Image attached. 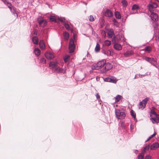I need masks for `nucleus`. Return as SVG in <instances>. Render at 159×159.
<instances>
[{
	"instance_id": "1",
	"label": "nucleus",
	"mask_w": 159,
	"mask_h": 159,
	"mask_svg": "<svg viewBox=\"0 0 159 159\" xmlns=\"http://www.w3.org/2000/svg\"><path fill=\"white\" fill-rule=\"evenodd\" d=\"M150 115L152 117L150 120L153 123H159V115H157L155 111L151 110L150 112Z\"/></svg>"
},
{
	"instance_id": "2",
	"label": "nucleus",
	"mask_w": 159,
	"mask_h": 159,
	"mask_svg": "<svg viewBox=\"0 0 159 159\" xmlns=\"http://www.w3.org/2000/svg\"><path fill=\"white\" fill-rule=\"evenodd\" d=\"M115 112L116 116L118 119H124L126 116L125 110L122 109H115Z\"/></svg>"
},
{
	"instance_id": "3",
	"label": "nucleus",
	"mask_w": 159,
	"mask_h": 159,
	"mask_svg": "<svg viewBox=\"0 0 159 159\" xmlns=\"http://www.w3.org/2000/svg\"><path fill=\"white\" fill-rule=\"evenodd\" d=\"M149 100V98H147L143 100L142 102H140L138 105L139 109L141 110L145 108L146 104Z\"/></svg>"
},
{
	"instance_id": "4",
	"label": "nucleus",
	"mask_w": 159,
	"mask_h": 159,
	"mask_svg": "<svg viewBox=\"0 0 159 159\" xmlns=\"http://www.w3.org/2000/svg\"><path fill=\"white\" fill-rule=\"evenodd\" d=\"M75 46L74 44V39H70L69 46V52L70 53L74 52Z\"/></svg>"
},
{
	"instance_id": "5",
	"label": "nucleus",
	"mask_w": 159,
	"mask_h": 159,
	"mask_svg": "<svg viewBox=\"0 0 159 159\" xmlns=\"http://www.w3.org/2000/svg\"><path fill=\"white\" fill-rule=\"evenodd\" d=\"M106 61L105 60H102L98 62L96 65L95 69L98 70L103 67L105 65Z\"/></svg>"
},
{
	"instance_id": "6",
	"label": "nucleus",
	"mask_w": 159,
	"mask_h": 159,
	"mask_svg": "<svg viewBox=\"0 0 159 159\" xmlns=\"http://www.w3.org/2000/svg\"><path fill=\"white\" fill-rule=\"evenodd\" d=\"M148 9L151 12H152L153 9L157 7V4L156 3H150L148 5Z\"/></svg>"
},
{
	"instance_id": "7",
	"label": "nucleus",
	"mask_w": 159,
	"mask_h": 159,
	"mask_svg": "<svg viewBox=\"0 0 159 159\" xmlns=\"http://www.w3.org/2000/svg\"><path fill=\"white\" fill-rule=\"evenodd\" d=\"M104 69L103 70V72H106L108 70L111 69L112 67V65L110 63L106 62L104 65Z\"/></svg>"
},
{
	"instance_id": "8",
	"label": "nucleus",
	"mask_w": 159,
	"mask_h": 159,
	"mask_svg": "<svg viewBox=\"0 0 159 159\" xmlns=\"http://www.w3.org/2000/svg\"><path fill=\"white\" fill-rule=\"evenodd\" d=\"M151 20L153 21H156L158 20V16L156 13L153 12H151Z\"/></svg>"
},
{
	"instance_id": "9",
	"label": "nucleus",
	"mask_w": 159,
	"mask_h": 159,
	"mask_svg": "<svg viewBox=\"0 0 159 159\" xmlns=\"http://www.w3.org/2000/svg\"><path fill=\"white\" fill-rule=\"evenodd\" d=\"M113 15V13L109 9H107L105 12V16L108 17H112Z\"/></svg>"
},
{
	"instance_id": "10",
	"label": "nucleus",
	"mask_w": 159,
	"mask_h": 159,
	"mask_svg": "<svg viewBox=\"0 0 159 159\" xmlns=\"http://www.w3.org/2000/svg\"><path fill=\"white\" fill-rule=\"evenodd\" d=\"M45 56L47 59H51L54 58L53 54L51 52L45 53Z\"/></svg>"
},
{
	"instance_id": "11",
	"label": "nucleus",
	"mask_w": 159,
	"mask_h": 159,
	"mask_svg": "<svg viewBox=\"0 0 159 159\" xmlns=\"http://www.w3.org/2000/svg\"><path fill=\"white\" fill-rule=\"evenodd\" d=\"M104 80L105 82H110L112 83H115L116 82V80L109 77L106 78L104 79Z\"/></svg>"
},
{
	"instance_id": "12",
	"label": "nucleus",
	"mask_w": 159,
	"mask_h": 159,
	"mask_svg": "<svg viewBox=\"0 0 159 159\" xmlns=\"http://www.w3.org/2000/svg\"><path fill=\"white\" fill-rule=\"evenodd\" d=\"M55 71L58 73H64L65 72L66 70L63 68H61L58 66H57L55 67Z\"/></svg>"
},
{
	"instance_id": "13",
	"label": "nucleus",
	"mask_w": 159,
	"mask_h": 159,
	"mask_svg": "<svg viewBox=\"0 0 159 159\" xmlns=\"http://www.w3.org/2000/svg\"><path fill=\"white\" fill-rule=\"evenodd\" d=\"M39 25L41 26L44 27L46 25L47 22L43 19L40 20L39 21Z\"/></svg>"
},
{
	"instance_id": "14",
	"label": "nucleus",
	"mask_w": 159,
	"mask_h": 159,
	"mask_svg": "<svg viewBox=\"0 0 159 159\" xmlns=\"http://www.w3.org/2000/svg\"><path fill=\"white\" fill-rule=\"evenodd\" d=\"M134 53V52L132 50H129L127 51L125 53H124V56L126 57H128L131 55H132Z\"/></svg>"
},
{
	"instance_id": "15",
	"label": "nucleus",
	"mask_w": 159,
	"mask_h": 159,
	"mask_svg": "<svg viewBox=\"0 0 159 159\" xmlns=\"http://www.w3.org/2000/svg\"><path fill=\"white\" fill-rule=\"evenodd\" d=\"M102 52L105 55L107 56H110L111 55V51L107 49H103L102 50Z\"/></svg>"
},
{
	"instance_id": "16",
	"label": "nucleus",
	"mask_w": 159,
	"mask_h": 159,
	"mask_svg": "<svg viewBox=\"0 0 159 159\" xmlns=\"http://www.w3.org/2000/svg\"><path fill=\"white\" fill-rule=\"evenodd\" d=\"M159 147V144L157 143H155L150 146L151 150H155Z\"/></svg>"
},
{
	"instance_id": "17",
	"label": "nucleus",
	"mask_w": 159,
	"mask_h": 159,
	"mask_svg": "<svg viewBox=\"0 0 159 159\" xmlns=\"http://www.w3.org/2000/svg\"><path fill=\"white\" fill-rule=\"evenodd\" d=\"M114 48L117 50H120L122 49L121 45L118 43H115L114 45Z\"/></svg>"
},
{
	"instance_id": "18",
	"label": "nucleus",
	"mask_w": 159,
	"mask_h": 159,
	"mask_svg": "<svg viewBox=\"0 0 159 159\" xmlns=\"http://www.w3.org/2000/svg\"><path fill=\"white\" fill-rule=\"evenodd\" d=\"M145 59L146 61L149 62L150 63L151 62V61H154L155 62H156V59L153 58L145 57Z\"/></svg>"
},
{
	"instance_id": "19",
	"label": "nucleus",
	"mask_w": 159,
	"mask_h": 159,
	"mask_svg": "<svg viewBox=\"0 0 159 159\" xmlns=\"http://www.w3.org/2000/svg\"><path fill=\"white\" fill-rule=\"evenodd\" d=\"M58 63L57 61L51 62L49 63V66L51 67L52 68H54L57 67V65Z\"/></svg>"
},
{
	"instance_id": "20",
	"label": "nucleus",
	"mask_w": 159,
	"mask_h": 159,
	"mask_svg": "<svg viewBox=\"0 0 159 159\" xmlns=\"http://www.w3.org/2000/svg\"><path fill=\"white\" fill-rule=\"evenodd\" d=\"M33 43L35 44H38L39 42L38 39L36 36L33 37L32 38Z\"/></svg>"
},
{
	"instance_id": "21",
	"label": "nucleus",
	"mask_w": 159,
	"mask_h": 159,
	"mask_svg": "<svg viewBox=\"0 0 159 159\" xmlns=\"http://www.w3.org/2000/svg\"><path fill=\"white\" fill-rule=\"evenodd\" d=\"M39 47L42 50L45 48V45L44 43L43 40H40L39 43Z\"/></svg>"
},
{
	"instance_id": "22",
	"label": "nucleus",
	"mask_w": 159,
	"mask_h": 159,
	"mask_svg": "<svg viewBox=\"0 0 159 159\" xmlns=\"http://www.w3.org/2000/svg\"><path fill=\"white\" fill-rule=\"evenodd\" d=\"M108 37L109 38H111L114 35V32L111 30H109L108 32Z\"/></svg>"
},
{
	"instance_id": "23",
	"label": "nucleus",
	"mask_w": 159,
	"mask_h": 159,
	"mask_svg": "<svg viewBox=\"0 0 159 159\" xmlns=\"http://www.w3.org/2000/svg\"><path fill=\"white\" fill-rule=\"evenodd\" d=\"M63 35L66 40H68L69 37V34L67 32H65L63 33Z\"/></svg>"
},
{
	"instance_id": "24",
	"label": "nucleus",
	"mask_w": 159,
	"mask_h": 159,
	"mask_svg": "<svg viewBox=\"0 0 159 159\" xmlns=\"http://www.w3.org/2000/svg\"><path fill=\"white\" fill-rule=\"evenodd\" d=\"M34 53L36 56H38L40 55V51L39 48H36L34 50Z\"/></svg>"
},
{
	"instance_id": "25",
	"label": "nucleus",
	"mask_w": 159,
	"mask_h": 159,
	"mask_svg": "<svg viewBox=\"0 0 159 159\" xmlns=\"http://www.w3.org/2000/svg\"><path fill=\"white\" fill-rule=\"evenodd\" d=\"M122 97L120 95H118L115 98V102H117L122 98Z\"/></svg>"
},
{
	"instance_id": "26",
	"label": "nucleus",
	"mask_w": 159,
	"mask_h": 159,
	"mask_svg": "<svg viewBox=\"0 0 159 159\" xmlns=\"http://www.w3.org/2000/svg\"><path fill=\"white\" fill-rule=\"evenodd\" d=\"M142 50L144 51L148 52H150L152 50V48L150 46H147L144 49H143Z\"/></svg>"
},
{
	"instance_id": "27",
	"label": "nucleus",
	"mask_w": 159,
	"mask_h": 159,
	"mask_svg": "<svg viewBox=\"0 0 159 159\" xmlns=\"http://www.w3.org/2000/svg\"><path fill=\"white\" fill-rule=\"evenodd\" d=\"M115 16L116 18L120 19L121 18V16L120 13L117 11L115 12Z\"/></svg>"
},
{
	"instance_id": "28",
	"label": "nucleus",
	"mask_w": 159,
	"mask_h": 159,
	"mask_svg": "<svg viewBox=\"0 0 159 159\" xmlns=\"http://www.w3.org/2000/svg\"><path fill=\"white\" fill-rule=\"evenodd\" d=\"M95 51L97 52H98L100 50V45L97 43L96 44V46L95 48Z\"/></svg>"
},
{
	"instance_id": "29",
	"label": "nucleus",
	"mask_w": 159,
	"mask_h": 159,
	"mask_svg": "<svg viewBox=\"0 0 159 159\" xmlns=\"http://www.w3.org/2000/svg\"><path fill=\"white\" fill-rule=\"evenodd\" d=\"M139 8V7L138 5L134 4L132 7V10H137Z\"/></svg>"
},
{
	"instance_id": "30",
	"label": "nucleus",
	"mask_w": 159,
	"mask_h": 159,
	"mask_svg": "<svg viewBox=\"0 0 159 159\" xmlns=\"http://www.w3.org/2000/svg\"><path fill=\"white\" fill-rule=\"evenodd\" d=\"M104 43L106 46H108L111 45V41L107 40L104 41Z\"/></svg>"
},
{
	"instance_id": "31",
	"label": "nucleus",
	"mask_w": 159,
	"mask_h": 159,
	"mask_svg": "<svg viewBox=\"0 0 159 159\" xmlns=\"http://www.w3.org/2000/svg\"><path fill=\"white\" fill-rule=\"evenodd\" d=\"M121 3L123 7H126L128 5V3L126 0H122Z\"/></svg>"
},
{
	"instance_id": "32",
	"label": "nucleus",
	"mask_w": 159,
	"mask_h": 159,
	"mask_svg": "<svg viewBox=\"0 0 159 159\" xmlns=\"http://www.w3.org/2000/svg\"><path fill=\"white\" fill-rule=\"evenodd\" d=\"M40 62L42 64H45L46 63V60L43 57L40 58Z\"/></svg>"
},
{
	"instance_id": "33",
	"label": "nucleus",
	"mask_w": 159,
	"mask_h": 159,
	"mask_svg": "<svg viewBox=\"0 0 159 159\" xmlns=\"http://www.w3.org/2000/svg\"><path fill=\"white\" fill-rule=\"evenodd\" d=\"M130 113L131 116L134 118L135 119L136 118V113L133 110H132L130 111Z\"/></svg>"
},
{
	"instance_id": "34",
	"label": "nucleus",
	"mask_w": 159,
	"mask_h": 159,
	"mask_svg": "<svg viewBox=\"0 0 159 159\" xmlns=\"http://www.w3.org/2000/svg\"><path fill=\"white\" fill-rule=\"evenodd\" d=\"M112 21L113 22L114 25L117 27L118 26L119 23L117 20L115 18H114L112 20Z\"/></svg>"
},
{
	"instance_id": "35",
	"label": "nucleus",
	"mask_w": 159,
	"mask_h": 159,
	"mask_svg": "<svg viewBox=\"0 0 159 159\" xmlns=\"http://www.w3.org/2000/svg\"><path fill=\"white\" fill-rule=\"evenodd\" d=\"M150 148V147L149 144L146 146L144 147V149L143 150V152H145L146 151L148 150Z\"/></svg>"
},
{
	"instance_id": "36",
	"label": "nucleus",
	"mask_w": 159,
	"mask_h": 159,
	"mask_svg": "<svg viewBox=\"0 0 159 159\" xmlns=\"http://www.w3.org/2000/svg\"><path fill=\"white\" fill-rule=\"evenodd\" d=\"M144 154L143 153L142 154L141 153H139L138 157V159H143L144 157Z\"/></svg>"
},
{
	"instance_id": "37",
	"label": "nucleus",
	"mask_w": 159,
	"mask_h": 159,
	"mask_svg": "<svg viewBox=\"0 0 159 159\" xmlns=\"http://www.w3.org/2000/svg\"><path fill=\"white\" fill-rule=\"evenodd\" d=\"M5 4L7 5V6H8V7L10 9H11L12 7H13L12 6L11 4L8 2H6V3H5Z\"/></svg>"
},
{
	"instance_id": "38",
	"label": "nucleus",
	"mask_w": 159,
	"mask_h": 159,
	"mask_svg": "<svg viewBox=\"0 0 159 159\" xmlns=\"http://www.w3.org/2000/svg\"><path fill=\"white\" fill-rule=\"evenodd\" d=\"M50 20L52 22H55L56 21V19L55 18V17L53 16H51L50 17Z\"/></svg>"
},
{
	"instance_id": "39",
	"label": "nucleus",
	"mask_w": 159,
	"mask_h": 159,
	"mask_svg": "<svg viewBox=\"0 0 159 159\" xmlns=\"http://www.w3.org/2000/svg\"><path fill=\"white\" fill-rule=\"evenodd\" d=\"M70 57L69 55L66 56L64 58V60L65 62L68 61L69 59H70Z\"/></svg>"
},
{
	"instance_id": "40",
	"label": "nucleus",
	"mask_w": 159,
	"mask_h": 159,
	"mask_svg": "<svg viewBox=\"0 0 159 159\" xmlns=\"http://www.w3.org/2000/svg\"><path fill=\"white\" fill-rule=\"evenodd\" d=\"M64 26L65 27V28L67 30H70V26L69 24H68L65 23L64 24Z\"/></svg>"
},
{
	"instance_id": "41",
	"label": "nucleus",
	"mask_w": 159,
	"mask_h": 159,
	"mask_svg": "<svg viewBox=\"0 0 159 159\" xmlns=\"http://www.w3.org/2000/svg\"><path fill=\"white\" fill-rule=\"evenodd\" d=\"M89 19L90 21H93L94 20L93 16L92 15H90L89 17Z\"/></svg>"
},
{
	"instance_id": "42",
	"label": "nucleus",
	"mask_w": 159,
	"mask_h": 159,
	"mask_svg": "<svg viewBox=\"0 0 159 159\" xmlns=\"http://www.w3.org/2000/svg\"><path fill=\"white\" fill-rule=\"evenodd\" d=\"M10 10H11V11L13 14L15 15V14H16L17 16V15L16 14L15 8L14 7H13L12 9L11 8V9Z\"/></svg>"
},
{
	"instance_id": "43",
	"label": "nucleus",
	"mask_w": 159,
	"mask_h": 159,
	"mask_svg": "<svg viewBox=\"0 0 159 159\" xmlns=\"http://www.w3.org/2000/svg\"><path fill=\"white\" fill-rule=\"evenodd\" d=\"M65 19L64 17H62L59 19V20L61 22H64V20H65Z\"/></svg>"
},
{
	"instance_id": "44",
	"label": "nucleus",
	"mask_w": 159,
	"mask_h": 159,
	"mask_svg": "<svg viewBox=\"0 0 159 159\" xmlns=\"http://www.w3.org/2000/svg\"><path fill=\"white\" fill-rule=\"evenodd\" d=\"M150 63L154 66L155 67H157V61L156 62H155L154 61H151V62Z\"/></svg>"
},
{
	"instance_id": "45",
	"label": "nucleus",
	"mask_w": 159,
	"mask_h": 159,
	"mask_svg": "<svg viewBox=\"0 0 159 159\" xmlns=\"http://www.w3.org/2000/svg\"><path fill=\"white\" fill-rule=\"evenodd\" d=\"M138 75L139 78H142L144 77L145 76V75H141L140 74H138Z\"/></svg>"
},
{
	"instance_id": "46",
	"label": "nucleus",
	"mask_w": 159,
	"mask_h": 159,
	"mask_svg": "<svg viewBox=\"0 0 159 159\" xmlns=\"http://www.w3.org/2000/svg\"><path fill=\"white\" fill-rule=\"evenodd\" d=\"M96 96L97 99H99L100 98V96L98 93H97L96 95Z\"/></svg>"
},
{
	"instance_id": "47",
	"label": "nucleus",
	"mask_w": 159,
	"mask_h": 159,
	"mask_svg": "<svg viewBox=\"0 0 159 159\" xmlns=\"http://www.w3.org/2000/svg\"><path fill=\"white\" fill-rule=\"evenodd\" d=\"M133 11V10H132L130 12L131 14H135L137 13V11L135 12V11Z\"/></svg>"
},
{
	"instance_id": "48",
	"label": "nucleus",
	"mask_w": 159,
	"mask_h": 159,
	"mask_svg": "<svg viewBox=\"0 0 159 159\" xmlns=\"http://www.w3.org/2000/svg\"><path fill=\"white\" fill-rule=\"evenodd\" d=\"M145 159H151L150 156L148 155H147L146 156Z\"/></svg>"
},
{
	"instance_id": "49",
	"label": "nucleus",
	"mask_w": 159,
	"mask_h": 159,
	"mask_svg": "<svg viewBox=\"0 0 159 159\" xmlns=\"http://www.w3.org/2000/svg\"><path fill=\"white\" fill-rule=\"evenodd\" d=\"M152 138V137H151V136H149L148 138V139H147L146 141H145V142H147V141H149V140H150L151 138Z\"/></svg>"
},
{
	"instance_id": "50",
	"label": "nucleus",
	"mask_w": 159,
	"mask_h": 159,
	"mask_svg": "<svg viewBox=\"0 0 159 159\" xmlns=\"http://www.w3.org/2000/svg\"><path fill=\"white\" fill-rule=\"evenodd\" d=\"M121 126L123 128H124V123L123 122H122L121 123Z\"/></svg>"
},
{
	"instance_id": "51",
	"label": "nucleus",
	"mask_w": 159,
	"mask_h": 159,
	"mask_svg": "<svg viewBox=\"0 0 159 159\" xmlns=\"http://www.w3.org/2000/svg\"><path fill=\"white\" fill-rule=\"evenodd\" d=\"M139 78L138 75V74H137L135 75L134 79H137Z\"/></svg>"
},
{
	"instance_id": "52",
	"label": "nucleus",
	"mask_w": 159,
	"mask_h": 159,
	"mask_svg": "<svg viewBox=\"0 0 159 159\" xmlns=\"http://www.w3.org/2000/svg\"><path fill=\"white\" fill-rule=\"evenodd\" d=\"M156 134V133L155 132L151 136L152 138L154 136H155V135Z\"/></svg>"
},
{
	"instance_id": "53",
	"label": "nucleus",
	"mask_w": 159,
	"mask_h": 159,
	"mask_svg": "<svg viewBox=\"0 0 159 159\" xmlns=\"http://www.w3.org/2000/svg\"><path fill=\"white\" fill-rule=\"evenodd\" d=\"M133 128V126L132 124L130 125V129H132Z\"/></svg>"
},
{
	"instance_id": "54",
	"label": "nucleus",
	"mask_w": 159,
	"mask_h": 159,
	"mask_svg": "<svg viewBox=\"0 0 159 159\" xmlns=\"http://www.w3.org/2000/svg\"><path fill=\"white\" fill-rule=\"evenodd\" d=\"M5 4L6 3V2H7L6 0H1Z\"/></svg>"
},
{
	"instance_id": "55",
	"label": "nucleus",
	"mask_w": 159,
	"mask_h": 159,
	"mask_svg": "<svg viewBox=\"0 0 159 159\" xmlns=\"http://www.w3.org/2000/svg\"><path fill=\"white\" fill-rule=\"evenodd\" d=\"M75 35H75V34H73V38H74V39H75Z\"/></svg>"
},
{
	"instance_id": "56",
	"label": "nucleus",
	"mask_w": 159,
	"mask_h": 159,
	"mask_svg": "<svg viewBox=\"0 0 159 159\" xmlns=\"http://www.w3.org/2000/svg\"><path fill=\"white\" fill-rule=\"evenodd\" d=\"M137 151V150H136V151H135V152L136 153H137V152H136V151Z\"/></svg>"
}]
</instances>
